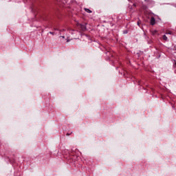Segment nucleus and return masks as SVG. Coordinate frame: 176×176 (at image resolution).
Instances as JSON below:
<instances>
[{
    "mask_svg": "<svg viewBox=\"0 0 176 176\" xmlns=\"http://www.w3.org/2000/svg\"><path fill=\"white\" fill-rule=\"evenodd\" d=\"M151 25H155V24H156V20L155 19V17H151Z\"/></svg>",
    "mask_w": 176,
    "mask_h": 176,
    "instance_id": "obj_1",
    "label": "nucleus"
},
{
    "mask_svg": "<svg viewBox=\"0 0 176 176\" xmlns=\"http://www.w3.org/2000/svg\"><path fill=\"white\" fill-rule=\"evenodd\" d=\"M85 12H87V13H92L93 12L91 10H90L89 8H85Z\"/></svg>",
    "mask_w": 176,
    "mask_h": 176,
    "instance_id": "obj_2",
    "label": "nucleus"
},
{
    "mask_svg": "<svg viewBox=\"0 0 176 176\" xmlns=\"http://www.w3.org/2000/svg\"><path fill=\"white\" fill-rule=\"evenodd\" d=\"M80 27L82 31H85V30H86V26H85L84 25H80Z\"/></svg>",
    "mask_w": 176,
    "mask_h": 176,
    "instance_id": "obj_3",
    "label": "nucleus"
},
{
    "mask_svg": "<svg viewBox=\"0 0 176 176\" xmlns=\"http://www.w3.org/2000/svg\"><path fill=\"white\" fill-rule=\"evenodd\" d=\"M163 39H164V41H167V40H168L167 36L164 35V36H163Z\"/></svg>",
    "mask_w": 176,
    "mask_h": 176,
    "instance_id": "obj_4",
    "label": "nucleus"
},
{
    "mask_svg": "<svg viewBox=\"0 0 176 176\" xmlns=\"http://www.w3.org/2000/svg\"><path fill=\"white\" fill-rule=\"evenodd\" d=\"M60 32H64V31H65V29H63V30H59Z\"/></svg>",
    "mask_w": 176,
    "mask_h": 176,
    "instance_id": "obj_5",
    "label": "nucleus"
},
{
    "mask_svg": "<svg viewBox=\"0 0 176 176\" xmlns=\"http://www.w3.org/2000/svg\"><path fill=\"white\" fill-rule=\"evenodd\" d=\"M49 34H50L51 35H54V32H50Z\"/></svg>",
    "mask_w": 176,
    "mask_h": 176,
    "instance_id": "obj_6",
    "label": "nucleus"
},
{
    "mask_svg": "<svg viewBox=\"0 0 176 176\" xmlns=\"http://www.w3.org/2000/svg\"><path fill=\"white\" fill-rule=\"evenodd\" d=\"M60 38H63V39H65V36H60Z\"/></svg>",
    "mask_w": 176,
    "mask_h": 176,
    "instance_id": "obj_7",
    "label": "nucleus"
},
{
    "mask_svg": "<svg viewBox=\"0 0 176 176\" xmlns=\"http://www.w3.org/2000/svg\"><path fill=\"white\" fill-rule=\"evenodd\" d=\"M54 31H60V30H58L57 28H54Z\"/></svg>",
    "mask_w": 176,
    "mask_h": 176,
    "instance_id": "obj_8",
    "label": "nucleus"
},
{
    "mask_svg": "<svg viewBox=\"0 0 176 176\" xmlns=\"http://www.w3.org/2000/svg\"><path fill=\"white\" fill-rule=\"evenodd\" d=\"M70 41H71V40L69 38L67 39V42H70Z\"/></svg>",
    "mask_w": 176,
    "mask_h": 176,
    "instance_id": "obj_9",
    "label": "nucleus"
},
{
    "mask_svg": "<svg viewBox=\"0 0 176 176\" xmlns=\"http://www.w3.org/2000/svg\"><path fill=\"white\" fill-rule=\"evenodd\" d=\"M124 34H127V30L124 31Z\"/></svg>",
    "mask_w": 176,
    "mask_h": 176,
    "instance_id": "obj_10",
    "label": "nucleus"
},
{
    "mask_svg": "<svg viewBox=\"0 0 176 176\" xmlns=\"http://www.w3.org/2000/svg\"><path fill=\"white\" fill-rule=\"evenodd\" d=\"M145 2H149V0H145Z\"/></svg>",
    "mask_w": 176,
    "mask_h": 176,
    "instance_id": "obj_11",
    "label": "nucleus"
},
{
    "mask_svg": "<svg viewBox=\"0 0 176 176\" xmlns=\"http://www.w3.org/2000/svg\"><path fill=\"white\" fill-rule=\"evenodd\" d=\"M166 34H169L170 35H171V32H168V33H166Z\"/></svg>",
    "mask_w": 176,
    "mask_h": 176,
    "instance_id": "obj_12",
    "label": "nucleus"
},
{
    "mask_svg": "<svg viewBox=\"0 0 176 176\" xmlns=\"http://www.w3.org/2000/svg\"><path fill=\"white\" fill-rule=\"evenodd\" d=\"M138 25H140V22H138Z\"/></svg>",
    "mask_w": 176,
    "mask_h": 176,
    "instance_id": "obj_13",
    "label": "nucleus"
},
{
    "mask_svg": "<svg viewBox=\"0 0 176 176\" xmlns=\"http://www.w3.org/2000/svg\"><path fill=\"white\" fill-rule=\"evenodd\" d=\"M134 6H135V4H133Z\"/></svg>",
    "mask_w": 176,
    "mask_h": 176,
    "instance_id": "obj_14",
    "label": "nucleus"
}]
</instances>
